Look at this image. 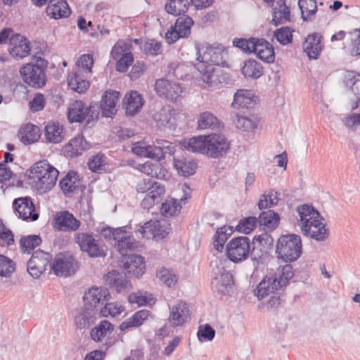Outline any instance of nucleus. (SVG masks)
I'll return each instance as SVG.
<instances>
[{
	"instance_id": "nucleus-59",
	"label": "nucleus",
	"mask_w": 360,
	"mask_h": 360,
	"mask_svg": "<svg viewBox=\"0 0 360 360\" xmlns=\"http://www.w3.org/2000/svg\"><path fill=\"white\" fill-rule=\"evenodd\" d=\"M274 37L283 45L290 43L292 40V35L288 27H283L274 32Z\"/></svg>"
},
{
	"instance_id": "nucleus-46",
	"label": "nucleus",
	"mask_w": 360,
	"mask_h": 360,
	"mask_svg": "<svg viewBox=\"0 0 360 360\" xmlns=\"http://www.w3.org/2000/svg\"><path fill=\"white\" fill-rule=\"evenodd\" d=\"M68 86L75 91L84 93L89 86V82L78 72H71L68 77Z\"/></svg>"
},
{
	"instance_id": "nucleus-33",
	"label": "nucleus",
	"mask_w": 360,
	"mask_h": 360,
	"mask_svg": "<svg viewBox=\"0 0 360 360\" xmlns=\"http://www.w3.org/2000/svg\"><path fill=\"white\" fill-rule=\"evenodd\" d=\"M113 240L116 242L117 249L120 254H124V252L131 250L135 247L131 233L124 228L115 229Z\"/></svg>"
},
{
	"instance_id": "nucleus-42",
	"label": "nucleus",
	"mask_w": 360,
	"mask_h": 360,
	"mask_svg": "<svg viewBox=\"0 0 360 360\" xmlns=\"http://www.w3.org/2000/svg\"><path fill=\"white\" fill-rule=\"evenodd\" d=\"M79 186V176L74 171L69 172L60 181V187L65 195L74 193Z\"/></svg>"
},
{
	"instance_id": "nucleus-34",
	"label": "nucleus",
	"mask_w": 360,
	"mask_h": 360,
	"mask_svg": "<svg viewBox=\"0 0 360 360\" xmlns=\"http://www.w3.org/2000/svg\"><path fill=\"white\" fill-rule=\"evenodd\" d=\"M143 98L137 91H131L123 99V108L129 115L137 113L143 105Z\"/></svg>"
},
{
	"instance_id": "nucleus-44",
	"label": "nucleus",
	"mask_w": 360,
	"mask_h": 360,
	"mask_svg": "<svg viewBox=\"0 0 360 360\" xmlns=\"http://www.w3.org/2000/svg\"><path fill=\"white\" fill-rule=\"evenodd\" d=\"M241 71L247 78L258 79L263 75V67L257 60L249 59L245 61Z\"/></svg>"
},
{
	"instance_id": "nucleus-39",
	"label": "nucleus",
	"mask_w": 360,
	"mask_h": 360,
	"mask_svg": "<svg viewBox=\"0 0 360 360\" xmlns=\"http://www.w3.org/2000/svg\"><path fill=\"white\" fill-rule=\"evenodd\" d=\"M18 136L20 140L25 144H32L39 139L41 132L39 128L31 123H27L21 127Z\"/></svg>"
},
{
	"instance_id": "nucleus-18",
	"label": "nucleus",
	"mask_w": 360,
	"mask_h": 360,
	"mask_svg": "<svg viewBox=\"0 0 360 360\" xmlns=\"http://www.w3.org/2000/svg\"><path fill=\"white\" fill-rule=\"evenodd\" d=\"M52 256L49 252L42 250L35 251L27 262V271L34 277L38 278L46 269V266L51 264Z\"/></svg>"
},
{
	"instance_id": "nucleus-8",
	"label": "nucleus",
	"mask_w": 360,
	"mask_h": 360,
	"mask_svg": "<svg viewBox=\"0 0 360 360\" xmlns=\"http://www.w3.org/2000/svg\"><path fill=\"white\" fill-rule=\"evenodd\" d=\"M100 108L98 103L89 107L82 101H76L68 108V119L70 122H86V125H93L98 119Z\"/></svg>"
},
{
	"instance_id": "nucleus-53",
	"label": "nucleus",
	"mask_w": 360,
	"mask_h": 360,
	"mask_svg": "<svg viewBox=\"0 0 360 360\" xmlns=\"http://www.w3.org/2000/svg\"><path fill=\"white\" fill-rule=\"evenodd\" d=\"M277 195V192L274 191H269L268 194L262 195L257 203L259 209L262 210L277 205L278 202Z\"/></svg>"
},
{
	"instance_id": "nucleus-9",
	"label": "nucleus",
	"mask_w": 360,
	"mask_h": 360,
	"mask_svg": "<svg viewBox=\"0 0 360 360\" xmlns=\"http://www.w3.org/2000/svg\"><path fill=\"white\" fill-rule=\"evenodd\" d=\"M157 145H136L133 147V152L142 157L148 158L157 161L164 158L165 154L172 155L174 153V147L165 140H157Z\"/></svg>"
},
{
	"instance_id": "nucleus-25",
	"label": "nucleus",
	"mask_w": 360,
	"mask_h": 360,
	"mask_svg": "<svg viewBox=\"0 0 360 360\" xmlns=\"http://www.w3.org/2000/svg\"><path fill=\"white\" fill-rule=\"evenodd\" d=\"M8 51L14 58H23L30 52V42L27 38L20 34H13L10 38Z\"/></svg>"
},
{
	"instance_id": "nucleus-56",
	"label": "nucleus",
	"mask_w": 360,
	"mask_h": 360,
	"mask_svg": "<svg viewBox=\"0 0 360 360\" xmlns=\"http://www.w3.org/2000/svg\"><path fill=\"white\" fill-rule=\"evenodd\" d=\"M157 276L162 283L169 288L174 285L177 281V277L174 272L165 268L159 270L157 273Z\"/></svg>"
},
{
	"instance_id": "nucleus-50",
	"label": "nucleus",
	"mask_w": 360,
	"mask_h": 360,
	"mask_svg": "<svg viewBox=\"0 0 360 360\" xmlns=\"http://www.w3.org/2000/svg\"><path fill=\"white\" fill-rule=\"evenodd\" d=\"M198 128L205 129L208 128H217L219 123L217 118L210 112H205L200 115L198 121Z\"/></svg>"
},
{
	"instance_id": "nucleus-24",
	"label": "nucleus",
	"mask_w": 360,
	"mask_h": 360,
	"mask_svg": "<svg viewBox=\"0 0 360 360\" xmlns=\"http://www.w3.org/2000/svg\"><path fill=\"white\" fill-rule=\"evenodd\" d=\"M189 190V186L186 184H184L182 186L184 195L181 198L180 202H178L177 200L174 198H167L165 202L162 203L160 210L161 214L165 217H172L179 214L181 209V202H184L185 204L186 200L190 198L189 193L187 192V191Z\"/></svg>"
},
{
	"instance_id": "nucleus-17",
	"label": "nucleus",
	"mask_w": 360,
	"mask_h": 360,
	"mask_svg": "<svg viewBox=\"0 0 360 360\" xmlns=\"http://www.w3.org/2000/svg\"><path fill=\"white\" fill-rule=\"evenodd\" d=\"M120 255L122 260L120 261V266H123L126 274L131 276L139 278L145 273L146 264L144 258L142 256L128 254L127 252Z\"/></svg>"
},
{
	"instance_id": "nucleus-30",
	"label": "nucleus",
	"mask_w": 360,
	"mask_h": 360,
	"mask_svg": "<svg viewBox=\"0 0 360 360\" xmlns=\"http://www.w3.org/2000/svg\"><path fill=\"white\" fill-rule=\"evenodd\" d=\"M166 223L158 220H150L141 226L139 231L143 237L146 236L147 233L152 234L157 240L163 239L168 235Z\"/></svg>"
},
{
	"instance_id": "nucleus-63",
	"label": "nucleus",
	"mask_w": 360,
	"mask_h": 360,
	"mask_svg": "<svg viewBox=\"0 0 360 360\" xmlns=\"http://www.w3.org/2000/svg\"><path fill=\"white\" fill-rule=\"evenodd\" d=\"M161 48V43L155 39H148L142 46L145 53L152 56H157L160 53Z\"/></svg>"
},
{
	"instance_id": "nucleus-45",
	"label": "nucleus",
	"mask_w": 360,
	"mask_h": 360,
	"mask_svg": "<svg viewBox=\"0 0 360 360\" xmlns=\"http://www.w3.org/2000/svg\"><path fill=\"white\" fill-rule=\"evenodd\" d=\"M298 6L301 11L302 18L304 21H312L317 11L316 0H299Z\"/></svg>"
},
{
	"instance_id": "nucleus-21",
	"label": "nucleus",
	"mask_w": 360,
	"mask_h": 360,
	"mask_svg": "<svg viewBox=\"0 0 360 360\" xmlns=\"http://www.w3.org/2000/svg\"><path fill=\"white\" fill-rule=\"evenodd\" d=\"M155 89L160 96L171 101H176L183 91L179 84L164 79L156 81Z\"/></svg>"
},
{
	"instance_id": "nucleus-49",
	"label": "nucleus",
	"mask_w": 360,
	"mask_h": 360,
	"mask_svg": "<svg viewBox=\"0 0 360 360\" xmlns=\"http://www.w3.org/2000/svg\"><path fill=\"white\" fill-rule=\"evenodd\" d=\"M173 117L170 106H164L153 115V120L159 127H166L171 123Z\"/></svg>"
},
{
	"instance_id": "nucleus-16",
	"label": "nucleus",
	"mask_w": 360,
	"mask_h": 360,
	"mask_svg": "<svg viewBox=\"0 0 360 360\" xmlns=\"http://www.w3.org/2000/svg\"><path fill=\"white\" fill-rule=\"evenodd\" d=\"M193 25V19L183 15L179 16L171 30L167 31L165 37L169 44H173L180 38L188 37L191 34V28Z\"/></svg>"
},
{
	"instance_id": "nucleus-20",
	"label": "nucleus",
	"mask_w": 360,
	"mask_h": 360,
	"mask_svg": "<svg viewBox=\"0 0 360 360\" xmlns=\"http://www.w3.org/2000/svg\"><path fill=\"white\" fill-rule=\"evenodd\" d=\"M81 225L79 220L68 211H60L57 212L53 220L54 229L60 231H76Z\"/></svg>"
},
{
	"instance_id": "nucleus-43",
	"label": "nucleus",
	"mask_w": 360,
	"mask_h": 360,
	"mask_svg": "<svg viewBox=\"0 0 360 360\" xmlns=\"http://www.w3.org/2000/svg\"><path fill=\"white\" fill-rule=\"evenodd\" d=\"M191 4L192 5V0H169L165 9L169 14L177 16L186 13Z\"/></svg>"
},
{
	"instance_id": "nucleus-2",
	"label": "nucleus",
	"mask_w": 360,
	"mask_h": 360,
	"mask_svg": "<svg viewBox=\"0 0 360 360\" xmlns=\"http://www.w3.org/2000/svg\"><path fill=\"white\" fill-rule=\"evenodd\" d=\"M296 211L299 216L297 224L304 236L316 241H324L329 237L330 231L326 227L324 218L312 205H300Z\"/></svg>"
},
{
	"instance_id": "nucleus-11",
	"label": "nucleus",
	"mask_w": 360,
	"mask_h": 360,
	"mask_svg": "<svg viewBox=\"0 0 360 360\" xmlns=\"http://www.w3.org/2000/svg\"><path fill=\"white\" fill-rule=\"evenodd\" d=\"M250 247V240L248 237H235L226 245L227 256L233 262H240L249 257Z\"/></svg>"
},
{
	"instance_id": "nucleus-12",
	"label": "nucleus",
	"mask_w": 360,
	"mask_h": 360,
	"mask_svg": "<svg viewBox=\"0 0 360 360\" xmlns=\"http://www.w3.org/2000/svg\"><path fill=\"white\" fill-rule=\"evenodd\" d=\"M344 83L348 89L347 105L354 110L360 106V74L354 71H347L344 75Z\"/></svg>"
},
{
	"instance_id": "nucleus-26",
	"label": "nucleus",
	"mask_w": 360,
	"mask_h": 360,
	"mask_svg": "<svg viewBox=\"0 0 360 360\" xmlns=\"http://www.w3.org/2000/svg\"><path fill=\"white\" fill-rule=\"evenodd\" d=\"M322 39L321 34L317 32L309 34L305 38L302 46L309 59H317L319 56L323 48Z\"/></svg>"
},
{
	"instance_id": "nucleus-6",
	"label": "nucleus",
	"mask_w": 360,
	"mask_h": 360,
	"mask_svg": "<svg viewBox=\"0 0 360 360\" xmlns=\"http://www.w3.org/2000/svg\"><path fill=\"white\" fill-rule=\"evenodd\" d=\"M276 253L278 259L285 262L297 260L302 253L301 237L295 233L281 236L276 243Z\"/></svg>"
},
{
	"instance_id": "nucleus-13",
	"label": "nucleus",
	"mask_w": 360,
	"mask_h": 360,
	"mask_svg": "<svg viewBox=\"0 0 360 360\" xmlns=\"http://www.w3.org/2000/svg\"><path fill=\"white\" fill-rule=\"evenodd\" d=\"M50 267L56 276H68L75 273L78 269V262L71 254L60 252L56 255Z\"/></svg>"
},
{
	"instance_id": "nucleus-52",
	"label": "nucleus",
	"mask_w": 360,
	"mask_h": 360,
	"mask_svg": "<svg viewBox=\"0 0 360 360\" xmlns=\"http://www.w3.org/2000/svg\"><path fill=\"white\" fill-rule=\"evenodd\" d=\"M63 129L55 124H49L45 127V136L46 139L51 143H58L63 139Z\"/></svg>"
},
{
	"instance_id": "nucleus-60",
	"label": "nucleus",
	"mask_w": 360,
	"mask_h": 360,
	"mask_svg": "<svg viewBox=\"0 0 360 360\" xmlns=\"http://www.w3.org/2000/svg\"><path fill=\"white\" fill-rule=\"evenodd\" d=\"M134 61V56L131 52L124 53L118 59L116 64V70L120 72L127 71L129 66L132 65Z\"/></svg>"
},
{
	"instance_id": "nucleus-23",
	"label": "nucleus",
	"mask_w": 360,
	"mask_h": 360,
	"mask_svg": "<svg viewBox=\"0 0 360 360\" xmlns=\"http://www.w3.org/2000/svg\"><path fill=\"white\" fill-rule=\"evenodd\" d=\"M13 206L23 220L36 221L39 218V214L35 212L34 205L30 197L15 199Z\"/></svg>"
},
{
	"instance_id": "nucleus-1",
	"label": "nucleus",
	"mask_w": 360,
	"mask_h": 360,
	"mask_svg": "<svg viewBox=\"0 0 360 360\" xmlns=\"http://www.w3.org/2000/svg\"><path fill=\"white\" fill-rule=\"evenodd\" d=\"M226 55L227 53L220 46H202L198 49L197 60L199 63L196 65V68L203 82L209 86L222 83L223 75H219L221 70L214 65L222 67L226 65L225 59Z\"/></svg>"
},
{
	"instance_id": "nucleus-5",
	"label": "nucleus",
	"mask_w": 360,
	"mask_h": 360,
	"mask_svg": "<svg viewBox=\"0 0 360 360\" xmlns=\"http://www.w3.org/2000/svg\"><path fill=\"white\" fill-rule=\"evenodd\" d=\"M32 62L23 65L20 73L25 83L35 89L42 88L46 83V70L48 62L44 58L33 56Z\"/></svg>"
},
{
	"instance_id": "nucleus-27",
	"label": "nucleus",
	"mask_w": 360,
	"mask_h": 360,
	"mask_svg": "<svg viewBox=\"0 0 360 360\" xmlns=\"http://www.w3.org/2000/svg\"><path fill=\"white\" fill-rule=\"evenodd\" d=\"M126 273L112 270L105 276V281L108 285L117 292H127L131 285L127 278Z\"/></svg>"
},
{
	"instance_id": "nucleus-47",
	"label": "nucleus",
	"mask_w": 360,
	"mask_h": 360,
	"mask_svg": "<svg viewBox=\"0 0 360 360\" xmlns=\"http://www.w3.org/2000/svg\"><path fill=\"white\" fill-rule=\"evenodd\" d=\"M207 136H198L190 139L184 143V147L193 153L207 154Z\"/></svg>"
},
{
	"instance_id": "nucleus-3",
	"label": "nucleus",
	"mask_w": 360,
	"mask_h": 360,
	"mask_svg": "<svg viewBox=\"0 0 360 360\" xmlns=\"http://www.w3.org/2000/svg\"><path fill=\"white\" fill-rule=\"evenodd\" d=\"M294 276L292 266L285 264L277 269L274 273L266 275L257 288V296L259 300L271 294H277L276 291L285 286L288 281Z\"/></svg>"
},
{
	"instance_id": "nucleus-29",
	"label": "nucleus",
	"mask_w": 360,
	"mask_h": 360,
	"mask_svg": "<svg viewBox=\"0 0 360 360\" xmlns=\"http://www.w3.org/2000/svg\"><path fill=\"white\" fill-rule=\"evenodd\" d=\"M99 317V312H98L96 309H89L84 306L75 315V323L77 328H89L91 325L95 323L96 321Z\"/></svg>"
},
{
	"instance_id": "nucleus-57",
	"label": "nucleus",
	"mask_w": 360,
	"mask_h": 360,
	"mask_svg": "<svg viewBox=\"0 0 360 360\" xmlns=\"http://www.w3.org/2000/svg\"><path fill=\"white\" fill-rule=\"evenodd\" d=\"M104 304L105 306L100 310V316L107 317L108 316H111L114 317L123 311V307L117 303H107L105 302Z\"/></svg>"
},
{
	"instance_id": "nucleus-4",
	"label": "nucleus",
	"mask_w": 360,
	"mask_h": 360,
	"mask_svg": "<svg viewBox=\"0 0 360 360\" xmlns=\"http://www.w3.org/2000/svg\"><path fill=\"white\" fill-rule=\"evenodd\" d=\"M30 184L41 192L49 191L55 184L58 171L46 160L36 162L30 168Z\"/></svg>"
},
{
	"instance_id": "nucleus-55",
	"label": "nucleus",
	"mask_w": 360,
	"mask_h": 360,
	"mask_svg": "<svg viewBox=\"0 0 360 360\" xmlns=\"http://www.w3.org/2000/svg\"><path fill=\"white\" fill-rule=\"evenodd\" d=\"M15 270L14 262L8 257L0 255V276L8 278Z\"/></svg>"
},
{
	"instance_id": "nucleus-38",
	"label": "nucleus",
	"mask_w": 360,
	"mask_h": 360,
	"mask_svg": "<svg viewBox=\"0 0 360 360\" xmlns=\"http://www.w3.org/2000/svg\"><path fill=\"white\" fill-rule=\"evenodd\" d=\"M174 167L179 175L189 176L195 172L197 165L191 159L183 156H174Z\"/></svg>"
},
{
	"instance_id": "nucleus-35",
	"label": "nucleus",
	"mask_w": 360,
	"mask_h": 360,
	"mask_svg": "<svg viewBox=\"0 0 360 360\" xmlns=\"http://www.w3.org/2000/svg\"><path fill=\"white\" fill-rule=\"evenodd\" d=\"M165 193L163 184H155V190L148 193L141 202L143 209L149 211L155 205L158 204Z\"/></svg>"
},
{
	"instance_id": "nucleus-41",
	"label": "nucleus",
	"mask_w": 360,
	"mask_h": 360,
	"mask_svg": "<svg viewBox=\"0 0 360 360\" xmlns=\"http://www.w3.org/2000/svg\"><path fill=\"white\" fill-rule=\"evenodd\" d=\"M257 218L258 226H263L269 231L274 230L278 226L280 221L278 214L271 210L262 212Z\"/></svg>"
},
{
	"instance_id": "nucleus-64",
	"label": "nucleus",
	"mask_w": 360,
	"mask_h": 360,
	"mask_svg": "<svg viewBox=\"0 0 360 360\" xmlns=\"http://www.w3.org/2000/svg\"><path fill=\"white\" fill-rule=\"evenodd\" d=\"M351 40V52L360 56V29H355L349 33Z\"/></svg>"
},
{
	"instance_id": "nucleus-62",
	"label": "nucleus",
	"mask_w": 360,
	"mask_h": 360,
	"mask_svg": "<svg viewBox=\"0 0 360 360\" xmlns=\"http://www.w3.org/2000/svg\"><path fill=\"white\" fill-rule=\"evenodd\" d=\"M13 234L0 219V245L9 246L13 243Z\"/></svg>"
},
{
	"instance_id": "nucleus-48",
	"label": "nucleus",
	"mask_w": 360,
	"mask_h": 360,
	"mask_svg": "<svg viewBox=\"0 0 360 360\" xmlns=\"http://www.w3.org/2000/svg\"><path fill=\"white\" fill-rule=\"evenodd\" d=\"M236 127L245 131H250L257 128L258 120L255 117H245L236 115L233 120Z\"/></svg>"
},
{
	"instance_id": "nucleus-61",
	"label": "nucleus",
	"mask_w": 360,
	"mask_h": 360,
	"mask_svg": "<svg viewBox=\"0 0 360 360\" xmlns=\"http://www.w3.org/2000/svg\"><path fill=\"white\" fill-rule=\"evenodd\" d=\"M226 231H228V229L226 226L221 227L217 229L214 235L213 245L218 252L222 251L224 245L227 240V237L226 236Z\"/></svg>"
},
{
	"instance_id": "nucleus-19",
	"label": "nucleus",
	"mask_w": 360,
	"mask_h": 360,
	"mask_svg": "<svg viewBox=\"0 0 360 360\" xmlns=\"http://www.w3.org/2000/svg\"><path fill=\"white\" fill-rule=\"evenodd\" d=\"M110 298V296L107 289L93 287L84 293L83 300L84 307L91 309H96L98 312H100L103 305Z\"/></svg>"
},
{
	"instance_id": "nucleus-28",
	"label": "nucleus",
	"mask_w": 360,
	"mask_h": 360,
	"mask_svg": "<svg viewBox=\"0 0 360 360\" xmlns=\"http://www.w3.org/2000/svg\"><path fill=\"white\" fill-rule=\"evenodd\" d=\"M190 319V310L186 303L180 302L170 310L169 323L172 326H183Z\"/></svg>"
},
{
	"instance_id": "nucleus-58",
	"label": "nucleus",
	"mask_w": 360,
	"mask_h": 360,
	"mask_svg": "<svg viewBox=\"0 0 360 360\" xmlns=\"http://www.w3.org/2000/svg\"><path fill=\"white\" fill-rule=\"evenodd\" d=\"M88 166L93 172H102L105 170V165L104 164L103 155L98 154L89 158Z\"/></svg>"
},
{
	"instance_id": "nucleus-36",
	"label": "nucleus",
	"mask_w": 360,
	"mask_h": 360,
	"mask_svg": "<svg viewBox=\"0 0 360 360\" xmlns=\"http://www.w3.org/2000/svg\"><path fill=\"white\" fill-rule=\"evenodd\" d=\"M255 103L256 101L252 91L239 89L234 94L231 105L235 108H251Z\"/></svg>"
},
{
	"instance_id": "nucleus-15",
	"label": "nucleus",
	"mask_w": 360,
	"mask_h": 360,
	"mask_svg": "<svg viewBox=\"0 0 360 360\" xmlns=\"http://www.w3.org/2000/svg\"><path fill=\"white\" fill-rule=\"evenodd\" d=\"M115 327L110 321L102 320L98 324L91 328L90 331L91 339L96 342H103L107 350L109 347L114 345L117 340L110 338L114 332Z\"/></svg>"
},
{
	"instance_id": "nucleus-32",
	"label": "nucleus",
	"mask_w": 360,
	"mask_h": 360,
	"mask_svg": "<svg viewBox=\"0 0 360 360\" xmlns=\"http://www.w3.org/2000/svg\"><path fill=\"white\" fill-rule=\"evenodd\" d=\"M46 12L47 15L53 19L68 17L71 13L69 6L65 0H50Z\"/></svg>"
},
{
	"instance_id": "nucleus-7",
	"label": "nucleus",
	"mask_w": 360,
	"mask_h": 360,
	"mask_svg": "<svg viewBox=\"0 0 360 360\" xmlns=\"http://www.w3.org/2000/svg\"><path fill=\"white\" fill-rule=\"evenodd\" d=\"M227 262L226 258L215 257L210 262L213 276L211 285L214 289L222 294L229 292L233 284L232 274L225 269Z\"/></svg>"
},
{
	"instance_id": "nucleus-14",
	"label": "nucleus",
	"mask_w": 360,
	"mask_h": 360,
	"mask_svg": "<svg viewBox=\"0 0 360 360\" xmlns=\"http://www.w3.org/2000/svg\"><path fill=\"white\" fill-rule=\"evenodd\" d=\"M274 238L266 232L259 236H256L252 240V250H250V255L252 260L257 262V264L263 263L265 257L267 255L268 250L272 246Z\"/></svg>"
},
{
	"instance_id": "nucleus-22",
	"label": "nucleus",
	"mask_w": 360,
	"mask_h": 360,
	"mask_svg": "<svg viewBox=\"0 0 360 360\" xmlns=\"http://www.w3.org/2000/svg\"><path fill=\"white\" fill-rule=\"evenodd\" d=\"M229 149V143L221 134H211L207 136V155L211 158H217L226 153Z\"/></svg>"
},
{
	"instance_id": "nucleus-54",
	"label": "nucleus",
	"mask_w": 360,
	"mask_h": 360,
	"mask_svg": "<svg viewBox=\"0 0 360 360\" xmlns=\"http://www.w3.org/2000/svg\"><path fill=\"white\" fill-rule=\"evenodd\" d=\"M257 226V218L256 217H248L239 221L236 229L238 232L248 234Z\"/></svg>"
},
{
	"instance_id": "nucleus-37",
	"label": "nucleus",
	"mask_w": 360,
	"mask_h": 360,
	"mask_svg": "<svg viewBox=\"0 0 360 360\" xmlns=\"http://www.w3.org/2000/svg\"><path fill=\"white\" fill-rule=\"evenodd\" d=\"M290 9L285 0L278 1L274 8L272 23L277 26L290 22Z\"/></svg>"
},
{
	"instance_id": "nucleus-40",
	"label": "nucleus",
	"mask_w": 360,
	"mask_h": 360,
	"mask_svg": "<svg viewBox=\"0 0 360 360\" xmlns=\"http://www.w3.org/2000/svg\"><path fill=\"white\" fill-rule=\"evenodd\" d=\"M88 148V143L83 135L79 134L65 146V150L68 155L72 158L82 155Z\"/></svg>"
},
{
	"instance_id": "nucleus-10",
	"label": "nucleus",
	"mask_w": 360,
	"mask_h": 360,
	"mask_svg": "<svg viewBox=\"0 0 360 360\" xmlns=\"http://www.w3.org/2000/svg\"><path fill=\"white\" fill-rule=\"evenodd\" d=\"M75 241L80 250L90 257H103L106 255L103 245L92 233L79 232L75 235Z\"/></svg>"
},
{
	"instance_id": "nucleus-51",
	"label": "nucleus",
	"mask_w": 360,
	"mask_h": 360,
	"mask_svg": "<svg viewBox=\"0 0 360 360\" xmlns=\"http://www.w3.org/2000/svg\"><path fill=\"white\" fill-rule=\"evenodd\" d=\"M41 243V239L39 236L30 235L21 238L20 245L23 252L30 253L31 250L39 246Z\"/></svg>"
},
{
	"instance_id": "nucleus-31",
	"label": "nucleus",
	"mask_w": 360,
	"mask_h": 360,
	"mask_svg": "<svg viewBox=\"0 0 360 360\" xmlns=\"http://www.w3.org/2000/svg\"><path fill=\"white\" fill-rule=\"evenodd\" d=\"M118 91H107L103 96L101 104L98 105L102 110V115L106 117H111L117 112V103L119 99Z\"/></svg>"
}]
</instances>
